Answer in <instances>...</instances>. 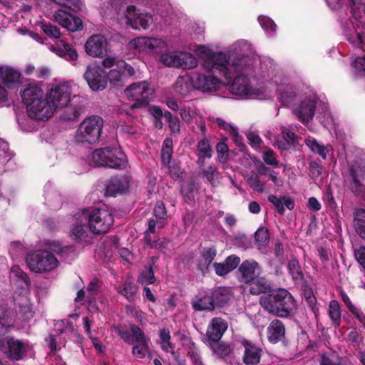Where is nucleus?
<instances>
[{
    "label": "nucleus",
    "instance_id": "obj_9",
    "mask_svg": "<svg viewBox=\"0 0 365 365\" xmlns=\"http://www.w3.org/2000/svg\"><path fill=\"white\" fill-rule=\"evenodd\" d=\"M83 78L90 88L94 91H103L106 87V71L100 66H87Z\"/></svg>",
    "mask_w": 365,
    "mask_h": 365
},
{
    "label": "nucleus",
    "instance_id": "obj_38",
    "mask_svg": "<svg viewBox=\"0 0 365 365\" xmlns=\"http://www.w3.org/2000/svg\"><path fill=\"white\" fill-rule=\"evenodd\" d=\"M197 192V186L194 180L190 181L187 185L182 187L180 193L182 195L183 201L188 205L195 203V197Z\"/></svg>",
    "mask_w": 365,
    "mask_h": 365
},
{
    "label": "nucleus",
    "instance_id": "obj_29",
    "mask_svg": "<svg viewBox=\"0 0 365 365\" xmlns=\"http://www.w3.org/2000/svg\"><path fill=\"white\" fill-rule=\"evenodd\" d=\"M267 199L269 202L274 205L277 212L282 215L284 214V207L289 210H292L294 207V200L290 197L282 196L277 197L275 195L272 194L268 195Z\"/></svg>",
    "mask_w": 365,
    "mask_h": 365
},
{
    "label": "nucleus",
    "instance_id": "obj_2",
    "mask_svg": "<svg viewBox=\"0 0 365 365\" xmlns=\"http://www.w3.org/2000/svg\"><path fill=\"white\" fill-rule=\"evenodd\" d=\"M259 303L266 312L281 318H289L297 310V301L288 290L283 288L262 296Z\"/></svg>",
    "mask_w": 365,
    "mask_h": 365
},
{
    "label": "nucleus",
    "instance_id": "obj_54",
    "mask_svg": "<svg viewBox=\"0 0 365 365\" xmlns=\"http://www.w3.org/2000/svg\"><path fill=\"white\" fill-rule=\"evenodd\" d=\"M248 185L255 191L262 193L264 191L265 183L259 180L258 174L251 175L247 180Z\"/></svg>",
    "mask_w": 365,
    "mask_h": 365
},
{
    "label": "nucleus",
    "instance_id": "obj_23",
    "mask_svg": "<svg viewBox=\"0 0 365 365\" xmlns=\"http://www.w3.org/2000/svg\"><path fill=\"white\" fill-rule=\"evenodd\" d=\"M267 335L268 341L272 344L282 341L285 336L284 323L279 319H273L267 327Z\"/></svg>",
    "mask_w": 365,
    "mask_h": 365
},
{
    "label": "nucleus",
    "instance_id": "obj_64",
    "mask_svg": "<svg viewBox=\"0 0 365 365\" xmlns=\"http://www.w3.org/2000/svg\"><path fill=\"white\" fill-rule=\"evenodd\" d=\"M174 88L178 93L185 96L188 93L189 84L179 78L175 83Z\"/></svg>",
    "mask_w": 365,
    "mask_h": 365
},
{
    "label": "nucleus",
    "instance_id": "obj_7",
    "mask_svg": "<svg viewBox=\"0 0 365 365\" xmlns=\"http://www.w3.org/2000/svg\"><path fill=\"white\" fill-rule=\"evenodd\" d=\"M128 98L135 101L130 106L132 109L146 107L153 97V91L146 81L131 84L125 90Z\"/></svg>",
    "mask_w": 365,
    "mask_h": 365
},
{
    "label": "nucleus",
    "instance_id": "obj_6",
    "mask_svg": "<svg viewBox=\"0 0 365 365\" xmlns=\"http://www.w3.org/2000/svg\"><path fill=\"white\" fill-rule=\"evenodd\" d=\"M26 263L32 272L42 273L54 269L58 261L51 250H38L27 255Z\"/></svg>",
    "mask_w": 365,
    "mask_h": 365
},
{
    "label": "nucleus",
    "instance_id": "obj_5",
    "mask_svg": "<svg viewBox=\"0 0 365 365\" xmlns=\"http://www.w3.org/2000/svg\"><path fill=\"white\" fill-rule=\"evenodd\" d=\"M83 214L88 219V227L92 234L106 233L114 222L113 215L105 209L85 210Z\"/></svg>",
    "mask_w": 365,
    "mask_h": 365
},
{
    "label": "nucleus",
    "instance_id": "obj_42",
    "mask_svg": "<svg viewBox=\"0 0 365 365\" xmlns=\"http://www.w3.org/2000/svg\"><path fill=\"white\" fill-rule=\"evenodd\" d=\"M179 67L185 69H190L197 65L196 58L187 52L179 51L178 60Z\"/></svg>",
    "mask_w": 365,
    "mask_h": 365
},
{
    "label": "nucleus",
    "instance_id": "obj_17",
    "mask_svg": "<svg viewBox=\"0 0 365 365\" xmlns=\"http://www.w3.org/2000/svg\"><path fill=\"white\" fill-rule=\"evenodd\" d=\"M54 19L62 27L72 32L83 28L81 19L65 10L58 9L56 11L54 14Z\"/></svg>",
    "mask_w": 365,
    "mask_h": 365
},
{
    "label": "nucleus",
    "instance_id": "obj_15",
    "mask_svg": "<svg viewBox=\"0 0 365 365\" xmlns=\"http://www.w3.org/2000/svg\"><path fill=\"white\" fill-rule=\"evenodd\" d=\"M135 48L147 53H158L165 47V43L158 38L138 37L134 40Z\"/></svg>",
    "mask_w": 365,
    "mask_h": 365
},
{
    "label": "nucleus",
    "instance_id": "obj_46",
    "mask_svg": "<svg viewBox=\"0 0 365 365\" xmlns=\"http://www.w3.org/2000/svg\"><path fill=\"white\" fill-rule=\"evenodd\" d=\"M269 240V233L268 230L264 227H259L255 233V241L259 250L265 247Z\"/></svg>",
    "mask_w": 365,
    "mask_h": 365
},
{
    "label": "nucleus",
    "instance_id": "obj_58",
    "mask_svg": "<svg viewBox=\"0 0 365 365\" xmlns=\"http://www.w3.org/2000/svg\"><path fill=\"white\" fill-rule=\"evenodd\" d=\"M262 159L264 163L268 165H272L274 168L279 167V161L276 158V154L271 149L263 153Z\"/></svg>",
    "mask_w": 365,
    "mask_h": 365
},
{
    "label": "nucleus",
    "instance_id": "obj_49",
    "mask_svg": "<svg viewBox=\"0 0 365 365\" xmlns=\"http://www.w3.org/2000/svg\"><path fill=\"white\" fill-rule=\"evenodd\" d=\"M306 144L313 153H317L323 159L327 158V154L328 153L327 148L323 144L318 143L316 139H309L307 140Z\"/></svg>",
    "mask_w": 365,
    "mask_h": 365
},
{
    "label": "nucleus",
    "instance_id": "obj_61",
    "mask_svg": "<svg viewBox=\"0 0 365 365\" xmlns=\"http://www.w3.org/2000/svg\"><path fill=\"white\" fill-rule=\"evenodd\" d=\"M116 67L122 71L124 78L126 76H134L135 73L133 67L131 65L127 63L125 61H118L116 63Z\"/></svg>",
    "mask_w": 365,
    "mask_h": 365
},
{
    "label": "nucleus",
    "instance_id": "obj_44",
    "mask_svg": "<svg viewBox=\"0 0 365 365\" xmlns=\"http://www.w3.org/2000/svg\"><path fill=\"white\" fill-rule=\"evenodd\" d=\"M130 329L132 335V342L135 340L139 343L142 346L145 347V349H148V339L142 329L135 324H130Z\"/></svg>",
    "mask_w": 365,
    "mask_h": 365
},
{
    "label": "nucleus",
    "instance_id": "obj_8",
    "mask_svg": "<svg viewBox=\"0 0 365 365\" xmlns=\"http://www.w3.org/2000/svg\"><path fill=\"white\" fill-rule=\"evenodd\" d=\"M71 87L68 83H62L49 89L45 98L54 112L57 109L66 107L71 102Z\"/></svg>",
    "mask_w": 365,
    "mask_h": 365
},
{
    "label": "nucleus",
    "instance_id": "obj_11",
    "mask_svg": "<svg viewBox=\"0 0 365 365\" xmlns=\"http://www.w3.org/2000/svg\"><path fill=\"white\" fill-rule=\"evenodd\" d=\"M261 271V267L255 260H245L238 267V280L247 284L253 283L259 276Z\"/></svg>",
    "mask_w": 365,
    "mask_h": 365
},
{
    "label": "nucleus",
    "instance_id": "obj_13",
    "mask_svg": "<svg viewBox=\"0 0 365 365\" xmlns=\"http://www.w3.org/2000/svg\"><path fill=\"white\" fill-rule=\"evenodd\" d=\"M26 108L28 116L36 120H47L53 113L46 98L30 103Z\"/></svg>",
    "mask_w": 365,
    "mask_h": 365
},
{
    "label": "nucleus",
    "instance_id": "obj_26",
    "mask_svg": "<svg viewBox=\"0 0 365 365\" xmlns=\"http://www.w3.org/2000/svg\"><path fill=\"white\" fill-rule=\"evenodd\" d=\"M8 350L5 352L8 358L13 361H19L25 353V347L23 342L12 337L6 340Z\"/></svg>",
    "mask_w": 365,
    "mask_h": 365
},
{
    "label": "nucleus",
    "instance_id": "obj_30",
    "mask_svg": "<svg viewBox=\"0 0 365 365\" xmlns=\"http://www.w3.org/2000/svg\"><path fill=\"white\" fill-rule=\"evenodd\" d=\"M46 245L48 246L52 252H55L65 259L75 255L76 247L73 245L62 246L58 242L51 240H48Z\"/></svg>",
    "mask_w": 365,
    "mask_h": 365
},
{
    "label": "nucleus",
    "instance_id": "obj_41",
    "mask_svg": "<svg viewBox=\"0 0 365 365\" xmlns=\"http://www.w3.org/2000/svg\"><path fill=\"white\" fill-rule=\"evenodd\" d=\"M110 5L114 9L118 17L120 16L127 19L128 17V9L132 5H128L126 0H111Z\"/></svg>",
    "mask_w": 365,
    "mask_h": 365
},
{
    "label": "nucleus",
    "instance_id": "obj_45",
    "mask_svg": "<svg viewBox=\"0 0 365 365\" xmlns=\"http://www.w3.org/2000/svg\"><path fill=\"white\" fill-rule=\"evenodd\" d=\"M329 316L335 327L341 324V309L339 304L336 300H331L329 305Z\"/></svg>",
    "mask_w": 365,
    "mask_h": 365
},
{
    "label": "nucleus",
    "instance_id": "obj_40",
    "mask_svg": "<svg viewBox=\"0 0 365 365\" xmlns=\"http://www.w3.org/2000/svg\"><path fill=\"white\" fill-rule=\"evenodd\" d=\"M173 141L170 138H166L163 143L161 159L163 164L165 165H168L170 163L173 153Z\"/></svg>",
    "mask_w": 365,
    "mask_h": 365
},
{
    "label": "nucleus",
    "instance_id": "obj_53",
    "mask_svg": "<svg viewBox=\"0 0 365 365\" xmlns=\"http://www.w3.org/2000/svg\"><path fill=\"white\" fill-rule=\"evenodd\" d=\"M159 337L160 339L161 349L164 351L168 352V348L172 349L174 348V345L170 342L171 336L170 331L168 329L163 328L160 329Z\"/></svg>",
    "mask_w": 365,
    "mask_h": 365
},
{
    "label": "nucleus",
    "instance_id": "obj_60",
    "mask_svg": "<svg viewBox=\"0 0 365 365\" xmlns=\"http://www.w3.org/2000/svg\"><path fill=\"white\" fill-rule=\"evenodd\" d=\"M258 21L261 26L266 31H274L277 25L269 17L266 16H259Z\"/></svg>",
    "mask_w": 365,
    "mask_h": 365
},
{
    "label": "nucleus",
    "instance_id": "obj_56",
    "mask_svg": "<svg viewBox=\"0 0 365 365\" xmlns=\"http://www.w3.org/2000/svg\"><path fill=\"white\" fill-rule=\"evenodd\" d=\"M154 262H149L148 268H145L142 271L140 277L143 282H145L148 284H154L155 282V277L153 271Z\"/></svg>",
    "mask_w": 365,
    "mask_h": 365
},
{
    "label": "nucleus",
    "instance_id": "obj_10",
    "mask_svg": "<svg viewBox=\"0 0 365 365\" xmlns=\"http://www.w3.org/2000/svg\"><path fill=\"white\" fill-rule=\"evenodd\" d=\"M203 67L208 73L205 74L200 72H195L192 73L191 80L193 86L196 89L200 90L203 92L217 91L220 88V81L217 77L210 74V73H215L217 71H210L204 66Z\"/></svg>",
    "mask_w": 365,
    "mask_h": 365
},
{
    "label": "nucleus",
    "instance_id": "obj_55",
    "mask_svg": "<svg viewBox=\"0 0 365 365\" xmlns=\"http://www.w3.org/2000/svg\"><path fill=\"white\" fill-rule=\"evenodd\" d=\"M216 152L217 153L218 160L221 163H227L228 160L229 148L225 140L219 142L216 145Z\"/></svg>",
    "mask_w": 365,
    "mask_h": 365
},
{
    "label": "nucleus",
    "instance_id": "obj_12",
    "mask_svg": "<svg viewBox=\"0 0 365 365\" xmlns=\"http://www.w3.org/2000/svg\"><path fill=\"white\" fill-rule=\"evenodd\" d=\"M130 176L128 174L116 175L110 177L106 182V195L116 197L127 191L129 188Z\"/></svg>",
    "mask_w": 365,
    "mask_h": 365
},
{
    "label": "nucleus",
    "instance_id": "obj_63",
    "mask_svg": "<svg viewBox=\"0 0 365 365\" xmlns=\"http://www.w3.org/2000/svg\"><path fill=\"white\" fill-rule=\"evenodd\" d=\"M320 365H340V362L335 354H324L321 356Z\"/></svg>",
    "mask_w": 365,
    "mask_h": 365
},
{
    "label": "nucleus",
    "instance_id": "obj_21",
    "mask_svg": "<svg viewBox=\"0 0 365 365\" xmlns=\"http://www.w3.org/2000/svg\"><path fill=\"white\" fill-rule=\"evenodd\" d=\"M21 73L7 66H0V83L9 89L15 88L19 83Z\"/></svg>",
    "mask_w": 365,
    "mask_h": 365
},
{
    "label": "nucleus",
    "instance_id": "obj_32",
    "mask_svg": "<svg viewBox=\"0 0 365 365\" xmlns=\"http://www.w3.org/2000/svg\"><path fill=\"white\" fill-rule=\"evenodd\" d=\"M138 289V287L129 281H125L117 287L118 293L125 297L131 303L135 302Z\"/></svg>",
    "mask_w": 365,
    "mask_h": 365
},
{
    "label": "nucleus",
    "instance_id": "obj_20",
    "mask_svg": "<svg viewBox=\"0 0 365 365\" xmlns=\"http://www.w3.org/2000/svg\"><path fill=\"white\" fill-rule=\"evenodd\" d=\"M227 329V324L223 319L220 317L213 318L206 332L208 343L220 341Z\"/></svg>",
    "mask_w": 365,
    "mask_h": 365
},
{
    "label": "nucleus",
    "instance_id": "obj_22",
    "mask_svg": "<svg viewBox=\"0 0 365 365\" xmlns=\"http://www.w3.org/2000/svg\"><path fill=\"white\" fill-rule=\"evenodd\" d=\"M150 19V16H148L147 14L138 13L135 6H131L130 8L128 9L127 24L134 29H148Z\"/></svg>",
    "mask_w": 365,
    "mask_h": 365
},
{
    "label": "nucleus",
    "instance_id": "obj_62",
    "mask_svg": "<svg viewBox=\"0 0 365 365\" xmlns=\"http://www.w3.org/2000/svg\"><path fill=\"white\" fill-rule=\"evenodd\" d=\"M153 215L157 219H165L167 217V210L164 202L158 201L155 205Z\"/></svg>",
    "mask_w": 365,
    "mask_h": 365
},
{
    "label": "nucleus",
    "instance_id": "obj_52",
    "mask_svg": "<svg viewBox=\"0 0 365 365\" xmlns=\"http://www.w3.org/2000/svg\"><path fill=\"white\" fill-rule=\"evenodd\" d=\"M14 156V153L9 149L7 142L0 138V164L4 165L9 162Z\"/></svg>",
    "mask_w": 365,
    "mask_h": 365
},
{
    "label": "nucleus",
    "instance_id": "obj_33",
    "mask_svg": "<svg viewBox=\"0 0 365 365\" xmlns=\"http://www.w3.org/2000/svg\"><path fill=\"white\" fill-rule=\"evenodd\" d=\"M64 110L60 115V118L66 121H75L78 120L82 111L83 106L81 105H74L71 103L63 108Z\"/></svg>",
    "mask_w": 365,
    "mask_h": 365
},
{
    "label": "nucleus",
    "instance_id": "obj_34",
    "mask_svg": "<svg viewBox=\"0 0 365 365\" xmlns=\"http://www.w3.org/2000/svg\"><path fill=\"white\" fill-rule=\"evenodd\" d=\"M71 233L76 242H89L92 237L90 235L92 232L90 231L88 223L76 225L71 230Z\"/></svg>",
    "mask_w": 365,
    "mask_h": 365
},
{
    "label": "nucleus",
    "instance_id": "obj_43",
    "mask_svg": "<svg viewBox=\"0 0 365 365\" xmlns=\"http://www.w3.org/2000/svg\"><path fill=\"white\" fill-rule=\"evenodd\" d=\"M209 344L213 351L220 358H225L230 355L231 353V348L229 344L223 341H217L209 342Z\"/></svg>",
    "mask_w": 365,
    "mask_h": 365
},
{
    "label": "nucleus",
    "instance_id": "obj_19",
    "mask_svg": "<svg viewBox=\"0 0 365 365\" xmlns=\"http://www.w3.org/2000/svg\"><path fill=\"white\" fill-rule=\"evenodd\" d=\"M316 102L310 98H304L299 105L294 109V113L303 123L311 120L315 113Z\"/></svg>",
    "mask_w": 365,
    "mask_h": 365
},
{
    "label": "nucleus",
    "instance_id": "obj_24",
    "mask_svg": "<svg viewBox=\"0 0 365 365\" xmlns=\"http://www.w3.org/2000/svg\"><path fill=\"white\" fill-rule=\"evenodd\" d=\"M242 345L245 347L243 362L246 365H257L261 359L262 349L247 340L242 341Z\"/></svg>",
    "mask_w": 365,
    "mask_h": 365
},
{
    "label": "nucleus",
    "instance_id": "obj_18",
    "mask_svg": "<svg viewBox=\"0 0 365 365\" xmlns=\"http://www.w3.org/2000/svg\"><path fill=\"white\" fill-rule=\"evenodd\" d=\"M106 39L100 34L91 36L85 43L86 53L93 57L103 56L106 53Z\"/></svg>",
    "mask_w": 365,
    "mask_h": 365
},
{
    "label": "nucleus",
    "instance_id": "obj_36",
    "mask_svg": "<svg viewBox=\"0 0 365 365\" xmlns=\"http://www.w3.org/2000/svg\"><path fill=\"white\" fill-rule=\"evenodd\" d=\"M272 290L269 280L265 277H260L259 276L255 279L254 285L250 289V293L254 295L259 294L261 293L267 294Z\"/></svg>",
    "mask_w": 365,
    "mask_h": 365
},
{
    "label": "nucleus",
    "instance_id": "obj_25",
    "mask_svg": "<svg viewBox=\"0 0 365 365\" xmlns=\"http://www.w3.org/2000/svg\"><path fill=\"white\" fill-rule=\"evenodd\" d=\"M53 51L68 61H76L78 56L73 46L62 39L53 47Z\"/></svg>",
    "mask_w": 365,
    "mask_h": 365
},
{
    "label": "nucleus",
    "instance_id": "obj_31",
    "mask_svg": "<svg viewBox=\"0 0 365 365\" xmlns=\"http://www.w3.org/2000/svg\"><path fill=\"white\" fill-rule=\"evenodd\" d=\"M232 83L231 86L233 92L237 94H248L250 91L249 79L247 76L232 73Z\"/></svg>",
    "mask_w": 365,
    "mask_h": 365
},
{
    "label": "nucleus",
    "instance_id": "obj_14",
    "mask_svg": "<svg viewBox=\"0 0 365 365\" xmlns=\"http://www.w3.org/2000/svg\"><path fill=\"white\" fill-rule=\"evenodd\" d=\"M349 173L351 178L350 190L355 195L361 194L365 188L362 183L365 179V165L354 162L349 166Z\"/></svg>",
    "mask_w": 365,
    "mask_h": 365
},
{
    "label": "nucleus",
    "instance_id": "obj_48",
    "mask_svg": "<svg viewBox=\"0 0 365 365\" xmlns=\"http://www.w3.org/2000/svg\"><path fill=\"white\" fill-rule=\"evenodd\" d=\"M197 155H202V157H207V158H212L213 150L209 140L205 136L197 143Z\"/></svg>",
    "mask_w": 365,
    "mask_h": 365
},
{
    "label": "nucleus",
    "instance_id": "obj_57",
    "mask_svg": "<svg viewBox=\"0 0 365 365\" xmlns=\"http://www.w3.org/2000/svg\"><path fill=\"white\" fill-rule=\"evenodd\" d=\"M41 29L48 37L58 38L61 36L58 28L51 24H42Z\"/></svg>",
    "mask_w": 365,
    "mask_h": 365
},
{
    "label": "nucleus",
    "instance_id": "obj_3",
    "mask_svg": "<svg viewBox=\"0 0 365 365\" xmlns=\"http://www.w3.org/2000/svg\"><path fill=\"white\" fill-rule=\"evenodd\" d=\"M92 163L96 167L123 169L128 164V160L121 149L104 147L93 150Z\"/></svg>",
    "mask_w": 365,
    "mask_h": 365
},
{
    "label": "nucleus",
    "instance_id": "obj_27",
    "mask_svg": "<svg viewBox=\"0 0 365 365\" xmlns=\"http://www.w3.org/2000/svg\"><path fill=\"white\" fill-rule=\"evenodd\" d=\"M232 289L227 287H218L213 289L211 297L215 307H222L230 300Z\"/></svg>",
    "mask_w": 365,
    "mask_h": 365
},
{
    "label": "nucleus",
    "instance_id": "obj_37",
    "mask_svg": "<svg viewBox=\"0 0 365 365\" xmlns=\"http://www.w3.org/2000/svg\"><path fill=\"white\" fill-rule=\"evenodd\" d=\"M288 272L295 283H301L304 281V273L299 260L293 257L288 262Z\"/></svg>",
    "mask_w": 365,
    "mask_h": 365
},
{
    "label": "nucleus",
    "instance_id": "obj_51",
    "mask_svg": "<svg viewBox=\"0 0 365 365\" xmlns=\"http://www.w3.org/2000/svg\"><path fill=\"white\" fill-rule=\"evenodd\" d=\"M108 80L115 86H123L124 77L123 76L122 71L117 68L110 70L109 73L106 72V83L108 82Z\"/></svg>",
    "mask_w": 365,
    "mask_h": 365
},
{
    "label": "nucleus",
    "instance_id": "obj_16",
    "mask_svg": "<svg viewBox=\"0 0 365 365\" xmlns=\"http://www.w3.org/2000/svg\"><path fill=\"white\" fill-rule=\"evenodd\" d=\"M20 94L26 107L34 101H38L45 98L41 86L34 81L24 84L21 89Z\"/></svg>",
    "mask_w": 365,
    "mask_h": 365
},
{
    "label": "nucleus",
    "instance_id": "obj_4",
    "mask_svg": "<svg viewBox=\"0 0 365 365\" xmlns=\"http://www.w3.org/2000/svg\"><path fill=\"white\" fill-rule=\"evenodd\" d=\"M103 120L98 115H92L86 118L79 125L76 133V141L78 143L93 144L101 134Z\"/></svg>",
    "mask_w": 365,
    "mask_h": 365
},
{
    "label": "nucleus",
    "instance_id": "obj_50",
    "mask_svg": "<svg viewBox=\"0 0 365 365\" xmlns=\"http://www.w3.org/2000/svg\"><path fill=\"white\" fill-rule=\"evenodd\" d=\"M179 51L163 53L160 56V61L166 66L179 67Z\"/></svg>",
    "mask_w": 365,
    "mask_h": 365
},
{
    "label": "nucleus",
    "instance_id": "obj_1",
    "mask_svg": "<svg viewBox=\"0 0 365 365\" xmlns=\"http://www.w3.org/2000/svg\"><path fill=\"white\" fill-rule=\"evenodd\" d=\"M200 53L205 55L204 66L210 71L218 73L231 81L232 73H242L252 66V59L247 55L226 54L222 52L215 53L204 46L199 47Z\"/></svg>",
    "mask_w": 365,
    "mask_h": 365
},
{
    "label": "nucleus",
    "instance_id": "obj_59",
    "mask_svg": "<svg viewBox=\"0 0 365 365\" xmlns=\"http://www.w3.org/2000/svg\"><path fill=\"white\" fill-rule=\"evenodd\" d=\"M322 165L316 160H312L309 164V175L313 179H317L322 173Z\"/></svg>",
    "mask_w": 365,
    "mask_h": 365
},
{
    "label": "nucleus",
    "instance_id": "obj_39",
    "mask_svg": "<svg viewBox=\"0 0 365 365\" xmlns=\"http://www.w3.org/2000/svg\"><path fill=\"white\" fill-rule=\"evenodd\" d=\"M354 227L357 234L365 238V210L356 209L354 211Z\"/></svg>",
    "mask_w": 365,
    "mask_h": 365
},
{
    "label": "nucleus",
    "instance_id": "obj_28",
    "mask_svg": "<svg viewBox=\"0 0 365 365\" xmlns=\"http://www.w3.org/2000/svg\"><path fill=\"white\" fill-rule=\"evenodd\" d=\"M217 255V249L215 246L205 247L201 253L197 264V269L202 273L209 272V267Z\"/></svg>",
    "mask_w": 365,
    "mask_h": 365
},
{
    "label": "nucleus",
    "instance_id": "obj_35",
    "mask_svg": "<svg viewBox=\"0 0 365 365\" xmlns=\"http://www.w3.org/2000/svg\"><path fill=\"white\" fill-rule=\"evenodd\" d=\"M192 309L195 311L212 312L215 309V305L212 299L211 295H205L202 297H196L191 302Z\"/></svg>",
    "mask_w": 365,
    "mask_h": 365
},
{
    "label": "nucleus",
    "instance_id": "obj_47",
    "mask_svg": "<svg viewBox=\"0 0 365 365\" xmlns=\"http://www.w3.org/2000/svg\"><path fill=\"white\" fill-rule=\"evenodd\" d=\"M257 174L268 175L269 179L277 186L282 185V180L277 178V173L264 164L260 163L257 166Z\"/></svg>",
    "mask_w": 365,
    "mask_h": 365
}]
</instances>
